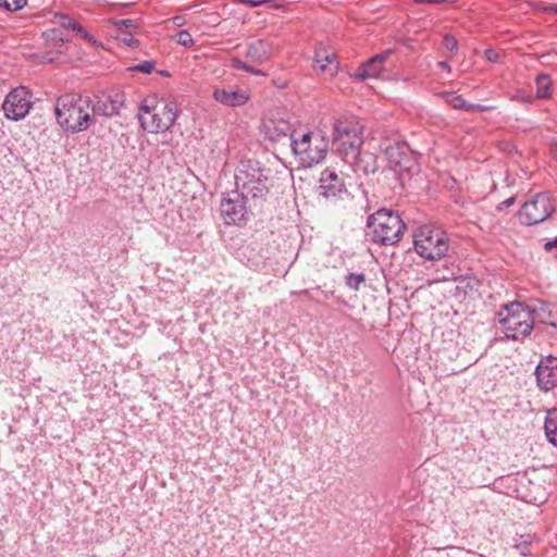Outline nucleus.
<instances>
[{"label": "nucleus", "mask_w": 557, "mask_h": 557, "mask_svg": "<svg viewBox=\"0 0 557 557\" xmlns=\"http://www.w3.org/2000/svg\"><path fill=\"white\" fill-rule=\"evenodd\" d=\"M57 123L72 134L88 129L94 123V111L89 97L79 94L60 96L54 104Z\"/></svg>", "instance_id": "obj_1"}, {"label": "nucleus", "mask_w": 557, "mask_h": 557, "mask_svg": "<svg viewBox=\"0 0 557 557\" xmlns=\"http://www.w3.org/2000/svg\"><path fill=\"white\" fill-rule=\"evenodd\" d=\"M364 127L352 115L334 117L332 121V148L348 164H355L363 146Z\"/></svg>", "instance_id": "obj_2"}, {"label": "nucleus", "mask_w": 557, "mask_h": 557, "mask_svg": "<svg viewBox=\"0 0 557 557\" xmlns=\"http://www.w3.org/2000/svg\"><path fill=\"white\" fill-rule=\"evenodd\" d=\"M236 189L252 200H265L274 180L272 170L257 160H243L236 168Z\"/></svg>", "instance_id": "obj_3"}, {"label": "nucleus", "mask_w": 557, "mask_h": 557, "mask_svg": "<svg viewBox=\"0 0 557 557\" xmlns=\"http://www.w3.org/2000/svg\"><path fill=\"white\" fill-rule=\"evenodd\" d=\"M178 109L174 101H157L156 97L145 98L139 107L140 126L152 134L172 128L178 117Z\"/></svg>", "instance_id": "obj_4"}, {"label": "nucleus", "mask_w": 557, "mask_h": 557, "mask_svg": "<svg viewBox=\"0 0 557 557\" xmlns=\"http://www.w3.org/2000/svg\"><path fill=\"white\" fill-rule=\"evenodd\" d=\"M498 324L506 338L521 341L529 336L534 327V313L524 304L513 301L499 310Z\"/></svg>", "instance_id": "obj_5"}, {"label": "nucleus", "mask_w": 557, "mask_h": 557, "mask_svg": "<svg viewBox=\"0 0 557 557\" xmlns=\"http://www.w3.org/2000/svg\"><path fill=\"white\" fill-rule=\"evenodd\" d=\"M367 227L368 235L374 243L388 246L395 245L401 239L406 226L398 214L380 209L369 215Z\"/></svg>", "instance_id": "obj_6"}, {"label": "nucleus", "mask_w": 557, "mask_h": 557, "mask_svg": "<svg viewBox=\"0 0 557 557\" xmlns=\"http://www.w3.org/2000/svg\"><path fill=\"white\" fill-rule=\"evenodd\" d=\"M380 147L385 154L388 166L398 174L400 180L410 178L418 172L414 154L405 141L384 139Z\"/></svg>", "instance_id": "obj_7"}, {"label": "nucleus", "mask_w": 557, "mask_h": 557, "mask_svg": "<svg viewBox=\"0 0 557 557\" xmlns=\"http://www.w3.org/2000/svg\"><path fill=\"white\" fill-rule=\"evenodd\" d=\"M290 147L305 166L318 164L327 153V141L321 136H314L311 132L292 135Z\"/></svg>", "instance_id": "obj_8"}, {"label": "nucleus", "mask_w": 557, "mask_h": 557, "mask_svg": "<svg viewBox=\"0 0 557 557\" xmlns=\"http://www.w3.org/2000/svg\"><path fill=\"white\" fill-rule=\"evenodd\" d=\"M414 249L426 260H438L448 251L446 234L441 230L423 226L414 236Z\"/></svg>", "instance_id": "obj_9"}, {"label": "nucleus", "mask_w": 557, "mask_h": 557, "mask_svg": "<svg viewBox=\"0 0 557 557\" xmlns=\"http://www.w3.org/2000/svg\"><path fill=\"white\" fill-rule=\"evenodd\" d=\"M554 211L555 205L550 195L540 193L523 203L519 211V220L524 225H535L547 220Z\"/></svg>", "instance_id": "obj_10"}, {"label": "nucleus", "mask_w": 557, "mask_h": 557, "mask_svg": "<svg viewBox=\"0 0 557 557\" xmlns=\"http://www.w3.org/2000/svg\"><path fill=\"white\" fill-rule=\"evenodd\" d=\"M32 106V91L24 86H20L8 94L2 109L8 119L18 121L25 117Z\"/></svg>", "instance_id": "obj_11"}, {"label": "nucleus", "mask_w": 557, "mask_h": 557, "mask_svg": "<svg viewBox=\"0 0 557 557\" xmlns=\"http://www.w3.org/2000/svg\"><path fill=\"white\" fill-rule=\"evenodd\" d=\"M237 189L227 193L220 202V213L226 224H242L246 221V199Z\"/></svg>", "instance_id": "obj_12"}, {"label": "nucleus", "mask_w": 557, "mask_h": 557, "mask_svg": "<svg viewBox=\"0 0 557 557\" xmlns=\"http://www.w3.org/2000/svg\"><path fill=\"white\" fill-rule=\"evenodd\" d=\"M537 386L544 392L557 386V357L547 356L541 359L535 370Z\"/></svg>", "instance_id": "obj_13"}, {"label": "nucleus", "mask_w": 557, "mask_h": 557, "mask_svg": "<svg viewBox=\"0 0 557 557\" xmlns=\"http://www.w3.org/2000/svg\"><path fill=\"white\" fill-rule=\"evenodd\" d=\"M125 96L121 90H112L108 95L99 98L92 107L94 117L101 115L112 117L117 115L124 106Z\"/></svg>", "instance_id": "obj_14"}, {"label": "nucleus", "mask_w": 557, "mask_h": 557, "mask_svg": "<svg viewBox=\"0 0 557 557\" xmlns=\"http://www.w3.org/2000/svg\"><path fill=\"white\" fill-rule=\"evenodd\" d=\"M314 70L333 77L338 71V61L333 50L323 45H318L313 58Z\"/></svg>", "instance_id": "obj_15"}, {"label": "nucleus", "mask_w": 557, "mask_h": 557, "mask_svg": "<svg viewBox=\"0 0 557 557\" xmlns=\"http://www.w3.org/2000/svg\"><path fill=\"white\" fill-rule=\"evenodd\" d=\"M392 52L393 51L391 49H387L382 53L375 54L369 61L362 63L356 70L355 77L361 81L368 78H377L384 69V62L392 54Z\"/></svg>", "instance_id": "obj_16"}, {"label": "nucleus", "mask_w": 557, "mask_h": 557, "mask_svg": "<svg viewBox=\"0 0 557 557\" xmlns=\"http://www.w3.org/2000/svg\"><path fill=\"white\" fill-rule=\"evenodd\" d=\"M344 190L345 185L334 171L325 170L322 172L318 187L319 196L332 199L339 196Z\"/></svg>", "instance_id": "obj_17"}, {"label": "nucleus", "mask_w": 557, "mask_h": 557, "mask_svg": "<svg viewBox=\"0 0 557 557\" xmlns=\"http://www.w3.org/2000/svg\"><path fill=\"white\" fill-rule=\"evenodd\" d=\"M274 46L272 42L264 39H257L248 45L246 58L251 63L263 64L271 58Z\"/></svg>", "instance_id": "obj_18"}, {"label": "nucleus", "mask_w": 557, "mask_h": 557, "mask_svg": "<svg viewBox=\"0 0 557 557\" xmlns=\"http://www.w3.org/2000/svg\"><path fill=\"white\" fill-rule=\"evenodd\" d=\"M265 135L272 141H280L283 138H287L289 144L292 143V135H296L297 132L293 129L289 122L285 120H270L264 124Z\"/></svg>", "instance_id": "obj_19"}, {"label": "nucleus", "mask_w": 557, "mask_h": 557, "mask_svg": "<svg viewBox=\"0 0 557 557\" xmlns=\"http://www.w3.org/2000/svg\"><path fill=\"white\" fill-rule=\"evenodd\" d=\"M213 98L218 102L227 107H240L248 101L249 96L244 90L215 88L213 91Z\"/></svg>", "instance_id": "obj_20"}, {"label": "nucleus", "mask_w": 557, "mask_h": 557, "mask_svg": "<svg viewBox=\"0 0 557 557\" xmlns=\"http://www.w3.org/2000/svg\"><path fill=\"white\" fill-rule=\"evenodd\" d=\"M111 24L115 28V38L120 42L133 47L137 46L138 41L134 38L132 29L137 27L136 21L131 18L112 20Z\"/></svg>", "instance_id": "obj_21"}, {"label": "nucleus", "mask_w": 557, "mask_h": 557, "mask_svg": "<svg viewBox=\"0 0 557 557\" xmlns=\"http://www.w3.org/2000/svg\"><path fill=\"white\" fill-rule=\"evenodd\" d=\"M54 23L59 24L64 29H69L74 32L77 36H79L82 39H84L87 42H90L92 46H97L96 38L87 32L86 28H84L81 24H78L73 18L63 15V14H55L54 15Z\"/></svg>", "instance_id": "obj_22"}, {"label": "nucleus", "mask_w": 557, "mask_h": 557, "mask_svg": "<svg viewBox=\"0 0 557 557\" xmlns=\"http://www.w3.org/2000/svg\"><path fill=\"white\" fill-rule=\"evenodd\" d=\"M544 430L547 440L557 447V408L547 411Z\"/></svg>", "instance_id": "obj_23"}, {"label": "nucleus", "mask_w": 557, "mask_h": 557, "mask_svg": "<svg viewBox=\"0 0 557 557\" xmlns=\"http://www.w3.org/2000/svg\"><path fill=\"white\" fill-rule=\"evenodd\" d=\"M536 97L539 99H548L552 97V81L547 74L541 73L535 78Z\"/></svg>", "instance_id": "obj_24"}, {"label": "nucleus", "mask_w": 557, "mask_h": 557, "mask_svg": "<svg viewBox=\"0 0 557 557\" xmlns=\"http://www.w3.org/2000/svg\"><path fill=\"white\" fill-rule=\"evenodd\" d=\"M441 97L444 101L456 110H465L467 106V101L455 91H443Z\"/></svg>", "instance_id": "obj_25"}, {"label": "nucleus", "mask_w": 557, "mask_h": 557, "mask_svg": "<svg viewBox=\"0 0 557 557\" xmlns=\"http://www.w3.org/2000/svg\"><path fill=\"white\" fill-rule=\"evenodd\" d=\"M230 66L235 70L245 71L256 76H265V73L249 63L242 61L239 58L234 57L230 60Z\"/></svg>", "instance_id": "obj_26"}, {"label": "nucleus", "mask_w": 557, "mask_h": 557, "mask_svg": "<svg viewBox=\"0 0 557 557\" xmlns=\"http://www.w3.org/2000/svg\"><path fill=\"white\" fill-rule=\"evenodd\" d=\"M42 37L46 41L51 40L53 42V48L58 53L62 51V48L64 46V38L60 30L51 29L50 32H45L42 34Z\"/></svg>", "instance_id": "obj_27"}, {"label": "nucleus", "mask_w": 557, "mask_h": 557, "mask_svg": "<svg viewBox=\"0 0 557 557\" xmlns=\"http://www.w3.org/2000/svg\"><path fill=\"white\" fill-rule=\"evenodd\" d=\"M156 66V62L153 60H145L135 65L128 67L131 72H141L145 74H150Z\"/></svg>", "instance_id": "obj_28"}, {"label": "nucleus", "mask_w": 557, "mask_h": 557, "mask_svg": "<svg viewBox=\"0 0 557 557\" xmlns=\"http://www.w3.org/2000/svg\"><path fill=\"white\" fill-rule=\"evenodd\" d=\"M27 3V0H0V8L5 9L7 11H17L24 8Z\"/></svg>", "instance_id": "obj_29"}, {"label": "nucleus", "mask_w": 557, "mask_h": 557, "mask_svg": "<svg viewBox=\"0 0 557 557\" xmlns=\"http://www.w3.org/2000/svg\"><path fill=\"white\" fill-rule=\"evenodd\" d=\"M366 281V277H364V274L362 273H349L346 277V283L347 285L355 289V290H358L360 285Z\"/></svg>", "instance_id": "obj_30"}, {"label": "nucleus", "mask_w": 557, "mask_h": 557, "mask_svg": "<svg viewBox=\"0 0 557 557\" xmlns=\"http://www.w3.org/2000/svg\"><path fill=\"white\" fill-rule=\"evenodd\" d=\"M174 38L178 45L184 47H191L195 42L191 35L187 30L178 32Z\"/></svg>", "instance_id": "obj_31"}, {"label": "nucleus", "mask_w": 557, "mask_h": 557, "mask_svg": "<svg viewBox=\"0 0 557 557\" xmlns=\"http://www.w3.org/2000/svg\"><path fill=\"white\" fill-rule=\"evenodd\" d=\"M443 45L446 49H448L451 52L457 51V49H458V42H457L456 38L449 34L444 36Z\"/></svg>", "instance_id": "obj_32"}, {"label": "nucleus", "mask_w": 557, "mask_h": 557, "mask_svg": "<svg viewBox=\"0 0 557 557\" xmlns=\"http://www.w3.org/2000/svg\"><path fill=\"white\" fill-rule=\"evenodd\" d=\"M494 109H495L494 106L474 104V103H470L467 101L465 111H467V112H474V111L485 112V111H492Z\"/></svg>", "instance_id": "obj_33"}, {"label": "nucleus", "mask_w": 557, "mask_h": 557, "mask_svg": "<svg viewBox=\"0 0 557 557\" xmlns=\"http://www.w3.org/2000/svg\"><path fill=\"white\" fill-rule=\"evenodd\" d=\"M484 54H485V59L492 63H497L500 59L499 53L492 48L486 49Z\"/></svg>", "instance_id": "obj_34"}, {"label": "nucleus", "mask_w": 557, "mask_h": 557, "mask_svg": "<svg viewBox=\"0 0 557 557\" xmlns=\"http://www.w3.org/2000/svg\"><path fill=\"white\" fill-rule=\"evenodd\" d=\"M239 3L247 4L249 7H259L263 4H271L273 0H236Z\"/></svg>", "instance_id": "obj_35"}, {"label": "nucleus", "mask_w": 557, "mask_h": 557, "mask_svg": "<svg viewBox=\"0 0 557 557\" xmlns=\"http://www.w3.org/2000/svg\"><path fill=\"white\" fill-rule=\"evenodd\" d=\"M515 201H516V198H515V197H510V198H508V199H506V200L502 201V202L497 206V210H499V211H500V210H503V209H505V208H508V207L512 206V205L515 203Z\"/></svg>", "instance_id": "obj_36"}, {"label": "nucleus", "mask_w": 557, "mask_h": 557, "mask_svg": "<svg viewBox=\"0 0 557 557\" xmlns=\"http://www.w3.org/2000/svg\"><path fill=\"white\" fill-rule=\"evenodd\" d=\"M554 248H557V236L550 240H547L545 244H544V249L549 252L552 251Z\"/></svg>", "instance_id": "obj_37"}, {"label": "nucleus", "mask_w": 557, "mask_h": 557, "mask_svg": "<svg viewBox=\"0 0 557 557\" xmlns=\"http://www.w3.org/2000/svg\"><path fill=\"white\" fill-rule=\"evenodd\" d=\"M457 0H426L430 4L455 3Z\"/></svg>", "instance_id": "obj_38"}, {"label": "nucleus", "mask_w": 557, "mask_h": 557, "mask_svg": "<svg viewBox=\"0 0 557 557\" xmlns=\"http://www.w3.org/2000/svg\"><path fill=\"white\" fill-rule=\"evenodd\" d=\"M54 59H55L54 55L48 54V55H42L40 58V60L37 59V62L40 61L42 63H49V62L54 61Z\"/></svg>", "instance_id": "obj_39"}, {"label": "nucleus", "mask_w": 557, "mask_h": 557, "mask_svg": "<svg viewBox=\"0 0 557 557\" xmlns=\"http://www.w3.org/2000/svg\"><path fill=\"white\" fill-rule=\"evenodd\" d=\"M544 10L547 13H555V14H557V4H550V5L546 7Z\"/></svg>", "instance_id": "obj_40"}, {"label": "nucleus", "mask_w": 557, "mask_h": 557, "mask_svg": "<svg viewBox=\"0 0 557 557\" xmlns=\"http://www.w3.org/2000/svg\"><path fill=\"white\" fill-rule=\"evenodd\" d=\"M437 66L440 69H443V70H446V71L450 72V66H449V64L446 61H440L437 63Z\"/></svg>", "instance_id": "obj_41"}, {"label": "nucleus", "mask_w": 557, "mask_h": 557, "mask_svg": "<svg viewBox=\"0 0 557 557\" xmlns=\"http://www.w3.org/2000/svg\"><path fill=\"white\" fill-rule=\"evenodd\" d=\"M159 74L163 75V76H169V72L168 71H159Z\"/></svg>", "instance_id": "obj_42"}, {"label": "nucleus", "mask_w": 557, "mask_h": 557, "mask_svg": "<svg viewBox=\"0 0 557 557\" xmlns=\"http://www.w3.org/2000/svg\"><path fill=\"white\" fill-rule=\"evenodd\" d=\"M417 3H426V0H414Z\"/></svg>", "instance_id": "obj_43"}]
</instances>
